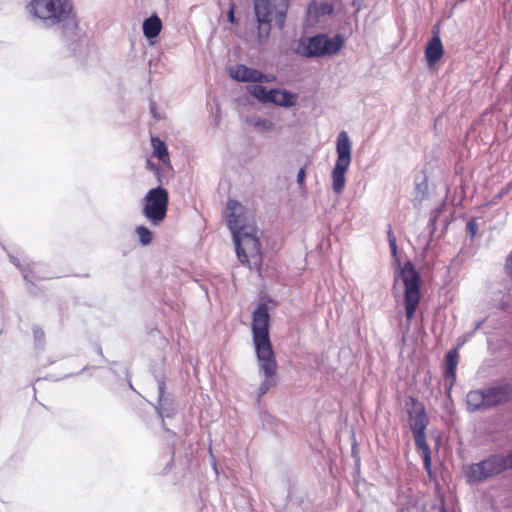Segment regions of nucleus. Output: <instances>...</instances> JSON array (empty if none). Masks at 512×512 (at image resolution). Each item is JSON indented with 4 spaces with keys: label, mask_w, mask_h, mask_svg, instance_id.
Wrapping results in <instances>:
<instances>
[{
    "label": "nucleus",
    "mask_w": 512,
    "mask_h": 512,
    "mask_svg": "<svg viewBox=\"0 0 512 512\" xmlns=\"http://www.w3.org/2000/svg\"><path fill=\"white\" fill-rule=\"evenodd\" d=\"M225 218L233 235L238 260L260 273L263 255L254 216L239 201L230 199Z\"/></svg>",
    "instance_id": "1"
},
{
    "label": "nucleus",
    "mask_w": 512,
    "mask_h": 512,
    "mask_svg": "<svg viewBox=\"0 0 512 512\" xmlns=\"http://www.w3.org/2000/svg\"><path fill=\"white\" fill-rule=\"evenodd\" d=\"M252 338L258 360L259 371L265 376L259 392L263 396L276 385L277 361L269 337L270 315L266 303H260L252 315Z\"/></svg>",
    "instance_id": "2"
},
{
    "label": "nucleus",
    "mask_w": 512,
    "mask_h": 512,
    "mask_svg": "<svg viewBox=\"0 0 512 512\" xmlns=\"http://www.w3.org/2000/svg\"><path fill=\"white\" fill-rule=\"evenodd\" d=\"M387 236L391 253L395 257V260L399 266L398 276L404 285L403 303L406 320L408 325H410L411 321L415 317L416 311L421 301V278L411 261L405 262L402 267L400 266V261L397 257L396 237L390 226L387 232Z\"/></svg>",
    "instance_id": "3"
},
{
    "label": "nucleus",
    "mask_w": 512,
    "mask_h": 512,
    "mask_svg": "<svg viewBox=\"0 0 512 512\" xmlns=\"http://www.w3.org/2000/svg\"><path fill=\"white\" fill-rule=\"evenodd\" d=\"M512 399V384L509 380L497 381L491 385L471 390L466 395L468 412L487 411L503 406Z\"/></svg>",
    "instance_id": "4"
},
{
    "label": "nucleus",
    "mask_w": 512,
    "mask_h": 512,
    "mask_svg": "<svg viewBox=\"0 0 512 512\" xmlns=\"http://www.w3.org/2000/svg\"><path fill=\"white\" fill-rule=\"evenodd\" d=\"M411 406L407 404L408 423L413 433L415 445L423 456L424 468L429 475L432 473L431 450L426 440V428L429 418L424 405L415 398H410Z\"/></svg>",
    "instance_id": "5"
},
{
    "label": "nucleus",
    "mask_w": 512,
    "mask_h": 512,
    "mask_svg": "<svg viewBox=\"0 0 512 512\" xmlns=\"http://www.w3.org/2000/svg\"><path fill=\"white\" fill-rule=\"evenodd\" d=\"M29 13L48 26H57L68 22L74 16L72 0H31Z\"/></svg>",
    "instance_id": "6"
},
{
    "label": "nucleus",
    "mask_w": 512,
    "mask_h": 512,
    "mask_svg": "<svg viewBox=\"0 0 512 512\" xmlns=\"http://www.w3.org/2000/svg\"><path fill=\"white\" fill-rule=\"evenodd\" d=\"M510 468L512 452L508 451L506 454H492L478 463L468 465L464 474L468 483L475 484L496 477Z\"/></svg>",
    "instance_id": "7"
},
{
    "label": "nucleus",
    "mask_w": 512,
    "mask_h": 512,
    "mask_svg": "<svg viewBox=\"0 0 512 512\" xmlns=\"http://www.w3.org/2000/svg\"><path fill=\"white\" fill-rule=\"evenodd\" d=\"M352 145L347 132L341 131L336 141L337 160L332 170V188L336 194H341L344 190L346 178L352 156Z\"/></svg>",
    "instance_id": "8"
},
{
    "label": "nucleus",
    "mask_w": 512,
    "mask_h": 512,
    "mask_svg": "<svg viewBox=\"0 0 512 512\" xmlns=\"http://www.w3.org/2000/svg\"><path fill=\"white\" fill-rule=\"evenodd\" d=\"M343 44L344 39L341 35L329 38L327 35L318 34L301 40L298 51L306 57H323L336 54Z\"/></svg>",
    "instance_id": "9"
},
{
    "label": "nucleus",
    "mask_w": 512,
    "mask_h": 512,
    "mask_svg": "<svg viewBox=\"0 0 512 512\" xmlns=\"http://www.w3.org/2000/svg\"><path fill=\"white\" fill-rule=\"evenodd\" d=\"M169 195L166 189H150L143 200V215L154 225L160 224L166 217Z\"/></svg>",
    "instance_id": "10"
},
{
    "label": "nucleus",
    "mask_w": 512,
    "mask_h": 512,
    "mask_svg": "<svg viewBox=\"0 0 512 512\" xmlns=\"http://www.w3.org/2000/svg\"><path fill=\"white\" fill-rule=\"evenodd\" d=\"M229 75L239 82H273L276 77L274 75H266L261 71L249 68L243 64H238L229 68Z\"/></svg>",
    "instance_id": "11"
},
{
    "label": "nucleus",
    "mask_w": 512,
    "mask_h": 512,
    "mask_svg": "<svg viewBox=\"0 0 512 512\" xmlns=\"http://www.w3.org/2000/svg\"><path fill=\"white\" fill-rule=\"evenodd\" d=\"M254 9L259 23V34L267 36L273 20V6L270 0H254Z\"/></svg>",
    "instance_id": "12"
},
{
    "label": "nucleus",
    "mask_w": 512,
    "mask_h": 512,
    "mask_svg": "<svg viewBox=\"0 0 512 512\" xmlns=\"http://www.w3.org/2000/svg\"><path fill=\"white\" fill-rule=\"evenodd\" d=\"M444 55V48L438 31H433V37L427 43L425 48V58L428 66L433 67L441 60Z\"/></svg>",
    "instance_id": "13"
},
{
    "label": "nucleus",
    "mask_w": 512,
    "mask_h": 512,
    "mask_svg": "<svg viewBox=\"0 0 512 512\" xmlns=\"http://www.w3.org/2000/svg\"><path fill=\"white\" fill-rule=\"evenodd\" d=\"M459 363V352L457 348L449 350L445 355V371L444 378L449 382V389L456 382V370Z\"/></svg>",
    "instance_id": "14"
},
{
    "label": "nucleus",
    "mask_w": 512,
    "mask_h": 512,
    "mask_svg": "<svg viewBox=\"0 0 512 512\" xmlns=\"http://www.w3.org/2000/svg\"><path fill=\"white\" fill-rule=\"evenodd\" d=\"M269 94V103H273L278 106L291 107L294 106L297 101V95L290 93L285 89H271L269 90Z\"/></svg>",
    "instance_id": "15"
},
{
    "label": "nucleus",
    "mask_w": 512,
    "mask_h": 512,
    "mask_svg": "<svg viewBox=\"0 0 512 512\" xmlns=\"http://www.w3.org/2000/svg\"><path fill=\"white\" fill-rule=\"evenodd\" d=\"M162 30V21L157 15H152L143 22V33L148 38L157 37Z\"/></svg>",
    "instance_id": "16"
},
{
    "label": "nucleus",
    "mask_w": 512,
    "mask_h": 512,
    "mask_svg": "<svg viewBox=\"0 0 512 512\" xmlns=\"http://www.w3.org/2000/svg\"><path fill=\"white\" fill-rule=\"evenodd\" d=\"M153 156L158 158L164 165L170 166V157L167 146L159 137H151Z\"/></svg>",
    "instance_id": "17"
},
{
    "label": "nucleus",
    "mask_w": 512,
    "mask_h": 512,
    "mask_svg": "<svg viewBox=\"0 0 512 512\" xmlns=\"http://www.w3.org/2000/svg\"><path fill=\"white\" fill-rule=\"evenodd\" d=\"M248 92L253 97L257 98L258 100L269 103L270 94L269 91L266 90L264 86L261 85H251L248 87Z\"/></svg>",
    "instance_id": "18"
},
{
    "label": "nucleus",
    "mask_w": 512,
    "mask_h": 512,
    "mask_svg": "<svg viewBox=\"0 0 512 512\" xmlns=\"http://www.w3.org/2000/svg\"><path fill=\"white\" fill-rule=\"evenodd\" d=\"M136 233L139 237V241L141 242V244L143 245H148L151 243L152 241V233L151 231L145 227V226H138L136 228Z\"/></svg>",
    "instance_id": "19"
},
{
    "label": "nucleus",
    "mask_w": 512,
    "mask_h": 512,
    "mask_svg": "<svg viewBox=\"0 0 512 512\" xmlns=\"http://www.w3.org/2000/svg\"><path fill=\"white\" fill-rule=\"evenodd\" d=\"M255 126L265 131H270L274 128L273 123L268 119H258L255 122Z\"/></svg>",
    "instance_id": "20"
},
{
    "label": "nucleus",
    "mask_w": 512,
    "mask_h": 512,
    "mask_svg": "<svg viewBox=\"0 0 512 512\" xmlns=\"http://www.w3.org/2000/svg\"><path fill=\"white\" fill-rule=\"evenodd\" d=\"M478 225L475 219H471L467 223V232L470 235L471 238H474L477 234Z\"/></svg>",
    "instance_id": "21"
},
{
    "label": "nucleus",
    "mask_w": 512,
    "mask_h": 512,
    "mask_svg": "<svg viewBox=\"0 0 512 512\" xmlns=\"http://www.w3.org/2000/svg\"><path fill=\"white\" fill-rule=\"evenodd\" d=\"M305 179V169L301 168L297 175V182L302 185Z\"/></svg>",
    "instance_id": "22"
},
{
    "label": "nucleus",
    "mask_w": 512,
    "mask_h": 512,
    "mask_svg": "<svg viewBox=\"0 0 512 512\" xmlns=\"http://www.w3.org/2000/svg\"><path fill=\"white\" fill-rule=\"evenodd\" d=\"M228 19L231 23L235 22V16H234V9L231 7V9L228 12Z\"/></svg>",
    "instance_id": "23"
},
{
    "label": "nucleus",
    "mask_w": 512,
    "mask_h": 512,
    "mask_svg": "<svg viewBox=\"0 0 512 512\" xmlns=\"http://www.w3.org/2000/svg\"><path fill=\"white\" fill-rule=\"evenodd\" d=\"M164 390H165V383L164 382H160V384H159V394H160V396H162L164 394Z\"/></svg>",
    "instance_id": "24"
},
{
    "label": "nucleus",
    "mask_w": 512,
    "mask_h": 512,
    "mask_svg": "<svg viewBox=\"0 0 512 512\" xmlns=\"http://www.w3.org/2000/svg\"><path fill=\"white\" fill-rule=\"evenodd\" d=\"M147 166H149L152 170H156V166L151 163V161H147Z\"/></svg>",
    "instance_id": "25"
},
{
    "label": "nucleus",
    "mask_w": 512,
    "mask_h": 512,
    "mask_svg": "<svg viewBox=\"0 0 512 512\" xmlns=\"http://www.w3.org/2000/svg\"><path fill=\"white\" fill-rule=\"evenodd\" d=\"M440 512H448L444 504L441 505Z\"/></svg>",
    "instance_id": "26"
},
{
    "label": "nucleus",
    "mask_w": 512,
    "mask_h": 512,
    "mask_svg": "<svg viewBox=\"0 0 512 512\" xmlns=\"http://www.w3.org/2000/svg\"><path fill=\"white\" fill-rule=\"evenodd\" d=\"M510 260H512V255H509V256L507 257V264L509 263V261H510Z\"/></svg>",
    "instance_id": "27"
}]
</instances>
